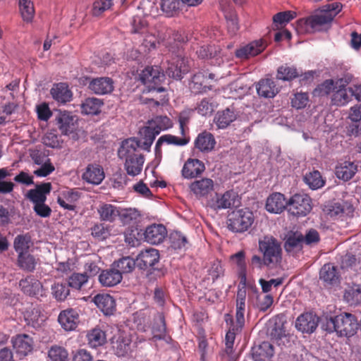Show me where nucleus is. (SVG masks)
Listing matches in <instances>:
<instances>
[{"instance_id":"obj_46","label":"nucleus","mask_w":361,"mask_h":361,"mask_svg":"<svg viewBox=\"0 0 361 361\" xmlns=\"http://www.w3.org/2000/svg\"><path fill=\"white\" fill-rule=\"evenodd\" d=\"M19 8L23 19L26 22H31L35 13L31 0H19Z\"/></svg>"},{"instance_id":"obj_24","label":"nucleus","mask_w":361,"mask_h":361,"mask_svg":"<svg viewBox=\"0 0 361 361\" xmlns=\"http://www.w3.org/2000/svg\"><path fill=\"white\" fill-rule=\"evenodd\" d=\"M264 48L265 46L262 40L254 41L236 49L235 56L241 59H248L259 54Z\"/></svg>"},{"instance_id":"obj_33","label":"nucleus","mask_w":361,"mask_h":361,"mask_svg":"<svg viewBox=\"0 0 361 361\" xmlns=\"http://www.w3.org/2000/svg\"><path fill=\"white\" fill-rule=\"evenodd\" d=\"M51 94L56 101L63 104L69 102L72 97V92L65 83L55 85L51 89Z\"/></svg>"},{"instance_id":"obj_58","label":"nucleus","mask_w":361,"mask_h":361,"mask_svg":"<svg viewBox=\"0 0 361 361\" xmlns=\"http://www.w3.org/2000/svg\"><path fill=\"white\" fill-rule=\"evenodd\" d=\"M309 97L307 93H296L291 99L292 106L297 109L305 108L308 102Z\"/></svg>"},{"instance_id":"obj_2","label":"nucleus","mask_w":361,"mask_h":361,"mask_svg":"<svg viewBox=\"0 0 361 361\" xmlns=\"http://www.w3.org/2000/svg\"><path fill=\"white\" fill-rule=\"evenodd\" d=\"M140 146L135 138H129L122 142L118 151V157L125 161L127 173L135 176L140 173L145 161L144 156L137 150Z\"/></svg>"},{"instance_id":"obj_3","label":"nucleus","mask_w":361,"mask_h":361,"mask_svg":"<svg viewBox=\"0 0 361 361\" xmlns=\"http://www.w3.org/2000/svg\"><path fill=\"white\" fill-rule=\"evenodd\" d=\"M259 250L263 253L264 264L273 268L281 260V247L279 241L272 236H265L259 242Z\"/></svg>"},{"instance_id":"obj_13","label":"nucleus","mask_w":361,"mask_h":361,"mask_svg":"<svg viewBox=\"0 0 361 361\" xmlns=\"http://www.w3.org/2000/svg\"><path fill=\"white\" fill-rule=\"evenodd\" d=\"M159 260V254L157 250L149 248L140 252L137 256V267L140 269H146L154 266Z\"/></svg>"},{"instance_id":"obj_48","label":"nucleus","mask_w":361,"mask_h":361,"mask_svg":"<svg viewBox=\"0 0 361 361\" xmlns=\"http://www.w3.org/2000/svg\"><path fill=\"white\" fill-rule=\"evenodd\" d=\"M304 180L305 183L313 190L322 188L324 184V181L318 171H314L306 174L304 177Z\"/></svg>"},{"instance_id":"obj_10","label":"nucleus","mask_w":361,"mask_h":361,"mask_svg":"<svg viewBox=\"0 0 361 361\" xmlns=\"http://www.w3.org/2000/svg\"><path fill=\"white\" fill-rule=\"evenodd\" d=\"M76 118L68 111H59L55 116V124L63 135H69L76 128Z\"/></svg>"},{"instance_id":"obj_45","label":"nucleus","mask_w":361,"mask_h":361,"mask_svg":"<svg viewBox=\"0 0 361 361\" xmlns=\"http://www.w3.org/2000/svg\"><path fill=\"white\" fill-rule=\"evenodd\" d=\"M149 124L154 128L155 133L158 134H159L161 130H166L173 126L171 119L166 116H157L149 121Z\"/></svg>"},{"instance_id":"obj_20","label":"nucleus","mask_w":361,"mask_h":361,"mask_svg":"<svg viewBox=\"0 0 361 361\" xmlns=\"http://www.w3.org/2000/svg\"><path fill=\"white\" fill-rule=\"evenodd\" d=\"M93 301L105 315L112 314L116 310L115 300L109 294H97L94 297Z\"/></svg>"},{"instance_id":"obj_61","label":"nucleus","mask_w":361,"mask_h":361,"mask_svg":"<svg viewBox=\"0 0 361 361\" xmlns=\"http://www.w3.org/2000/svg\"><path fill=\"white\" fill-rule=\"evenodd\" d=\"M41 167L34 171V174L39 177H46L52 173L55 168L51 164L50 159L46 160V162L40 165Z\"/></svg>"},{"instance_id":"obj_36","label":"nucleus","mask_w":361,"mask_h":361,"mask_svg":"<svg viewBox=\"0 0 361 361\" xmlns=\"http://www.w3.org/2000/svg\"><path fill=\"white\" fill-rule=\"evenodd\" d=\"M357 166L353 162L344 161L336 168V174L339 179L348 180L355 174Z\"/></svg>"},{"instance_id":"obj_44","label":"nucleus","mask_w":361,"mask_h":361,"mask_svg":"<svg viewBox=\"0 0 361 361\" xmlns=\"http://www.w3.org/2000/svg\"><path fill=\"white\" fill-rule=\"evenodd\" d=\"M30 245L31 236L28 233L18 235L14 239V249L18 254L27 252Z\"/></svg>"},{"instance_id":"obj_49","label":"nucleus","mask_w":361,"mask_h":361,"mask_svg":"<svg viewBox=\"0 0 361 361\" xmlns=\"http://www.w3.org/2000/svg\"><path fill=\"white\" fill-rule=\"evenodd\" d=\"M220 49L214 45H204L197 50V54L200 59H209L218 56Z\"/></svg>"},{"instance_id":"obj_21","label":"nucleus","mask_w":361,"mask_h":361,"mask_svg":"<svg viewBox=\"0 0 361 361\" xmlns=\"http://www.w3.org/2000/svg\"><path fill=\"white\" fill-rule=\"evenodd\" d=\"M51 189V184L50 183H44L37 185L35 189L28 190L26 197L35 205L39 203H44L47 200L46 195L49 194Z\"/></svg>"},{"instance_id":"obj_41","label":"nucleus","mask_w":361,"mask_h":361,"mask_svg":"<svg viewBox=\"0 0 361 361\" xmlns=\"http://www.w3.org/2000/svg\"><path fill=\"white\" fill-rule=\"evenodd\" d=\"M17 261L18 266L23 270L28 272H32L37 263V260L35 257L27 252L18 254Z\"/></svg>"},{"instance_id":"obj_12","label":"nucleus","mask_w":361,"mask_h":361,"mask_svg":"<svg viewBox=\"0 0 361 361\" xmlns=\"http://www.w3.org/2000/svg\"><path fill=\"white\" fill-rule=\"evenodd\" d=\"M319 324V317L312 313L307 312L300 315L295 322V327L303 333H312Z\"/></svg>"},{"instance_id":"obj_62","label":"nucleus","mask_w":361,"mask_h":361,"mask_svg":"<svg viewBox=\"0 0 361 361\" xmlns=\"http://www.w3.org/2000/svg\"><path fill=\"white\" fill-rule=\"evenodd\" d=\"M303 243L306 245H313L319 243L320 240L318 231L314 228L308 230L305 235H303Z\"/></svg>"},{"instance_id":"obj_30","label":"nucleus","mask_w":361,"mask_h":361,"mask_svg":"<svg viewBox=\"0 0 361 361\" xmlns=\"http://www.w3.org/2000/svg\"><path fill=\"white\" fill-rule=\"evenodd\" d=\"M256 88L258 94L265 98H273L279 92L274 82L269 78L261 80Z\"/></svg>"},{"instance_id":"obj_37","label":"nucleus","mask_w":361,"mask_h":361,"mask_svg":"<svg viewBox=\"0 0 361 361\" xmlns=\"http://www.w3.org/2000/svg\"><path fill=\"white\" fill-rule=\"evenodd\" d=\"M216 142L214 136L209 133H202L198 135L195 140V147L201 152L211 151Z\"/></svg>"},{"instance_id":"obj_42","label":"nucleus","mask_w":361,"mask_h":361,"mask_svg":"<svg viewBox=\"0 0 361 361\" xmlns=\"http://www.w3.org/2000/svg\"><path fill=\"white\" fill-rule=\"evenodd\" d=\"M153 338L159 340L164 339L166 334L165 319L163 314H159L154 319L152 328Z\"/></svg>"},{"instance_id":"obj_18","label":"nucleus","mask_w":361,"mask_h":361,"mask_svg":"<svg viewBox=\"0 0 361 361\" xmlns=\"http://www.w3.org/2000/svg\"><path fill=\"white\" fill-rule=\"evenodd\" d=\"M350 78L340 79L336 84L339 82V88L334 92L331 97V103L338 106H342L347 104L350 101V96L348 93V89H345V86L349 83Z\"/></svg>"},{"instance_id":"obj_31","label":"nucleus","mask_w":361,"mask_h":361,"mask_svg":"<svg viewBox=\"0 0 361 361\" xmlns=\"http://www.w3.org/2000/svg\"><path fill=\"white\" fill-rule=\"evenodd\" d=\"M237 118L233 107L219 111L214 118L215 123L219 128H226Z\"/></svg>"},{"instance_id":"obj_19","label":"nucleus","mask_w":361,"mask_h":361,"mask_svg":"<svg viewBox=\"0 0 361 361\" xmlns=\"http://www.w3.org/2000/svg\"><path fill=\"white\" fill-rule=\"evenodd\" d=\"M204 170L202 161L197 159H188L183 167L182 176L188 179L194 178L201 175Z\"/></svg>"},{"instance_id":"obj_5","label":"nucleus","mask_w":361,"mask_h":361,"mask_svg":"<svg viewBox=\"0 0 361 361\" xmlns=\"http://www.w3.org/2000/svg\"><path fill=\"white\" fill-rule=\"evenodd\" d=\"M141 81L147 85L149 92H161L165 90L162 87H158L165 79V75L161 72L159 67H147L140 75Z\"/></svg>"},{"instance_id":"obj_50","label":"nucleus","mask_w":361,"mask_h":361,"mask_svg":"<svg viewBox=\"0 0 361 361\" xmlns=\"http://www.w3.org/2000/svg\"><path fill=\"white\" fill-rule=\"evenodd\" d=\"M298 76V72L294 67L284 65L278 68L276 78L279 80H291Z\"/></svg>"},{"instance_id":"obj_35","label":"nucleus","mask_w":361,"mask_h":361,"mask_svg":"<svg viewBox=\"0 0 361 361\" xmlns=\"http://www.w3.org/2000/svg\"><path fill=\"white\" fill-rule=\"evenodd\" d=\"M303 234L300 232H290L286 236L284 247L286 252L300 250L303 243Z\"/></svg>"},{"instance_id":"obj_40","label":"nucleus","mask_w":361,"mask_h":361,"mask_svg":"<svg viewBox=\"0 0 361 361\" xmlns=\"http://www.w3.org/2000/svg\"><path fill=\"white\" fill-rule=\"evenodd\" d=\"M102 221L113 222L119 214V209L110 204H103L98 209Z\"/></svg>"},{"instance_id":"obj_28","label":"nucleus","mask_w":361,"mask_h":361,"mask_svg":"<svg viewBox=\"0 0 361 361\" xmlns=\"http://www.w3.org/2000/svg\"><path fill=\"white\" fill-rule=\"evenodd\" d=\"M19 286L23 293L28 295H42V285L38 280L32 278L22 279L19 282Z\"/></svg>"},{"instance_id":"obj_32","label":"nucleus","mask_w":361,"mask_h":361,"mask_svg":"<svg viewBox=\"0 0 361 361\" xmlns=\"http://www.w3.org/2000/svg\"><path fill=\"white\" fill-rule=\"evenodd\" d=\"M319 279L326 286L337 283L338 274L336 268L331 264H324L320 270Z\"/></svg>"},{"instance_id":"obj_15","label":"nucleus","mask_w":361,"mask_h":361,"mask_svg":"<svg viewBox=\"0 0 361 361\" xmlns=\"http://www.w3.org/2000/svg\"><path fill=\"white\" fill-rule=\"evenodd\" d=\"M13 347L16 354L25 357L33 350L34 342L31 337L26 334L18 335L12 340Z\"/></svg>"},{"instance_id":"obj_39","label":"nucleus","mask_w":361,"mask_h":361,"mask_svg":"<svg viewBox=\"0 0 361 361\" xmlns=\"http://www.w3.org/2000/svg\"><path fill=\"white\" fill-rule=\"evenodd\" d=\"M103 102L101 99L95 97L87 98L81 104L82 113L85 114L96 115L99 113Z\"/></svg>"},{"instance_id":"obj_14","label":"nucleus","mask_w":361,"mask_h":361,"mask_svg":"<svg viewBox=\"0 0 361 361\" xmlns=\"http://www.w3.org/2000/svg\"><path fill=\"white\" fill-rule=\"evenodd\" d=\"M104 177L105 175L103 168L96 164H88L82 175L83 180L92 185L100 184Z\"/></svg>"},{"instance_id":"obj_54","label":"nucleus","mask_w":361,"mask_h":361,"mask_svg":"<svg viewBox=\"0 0 361 361\" xmlns=\"http://www.w3.org/2000/svg\"><path fill=\"white\" fill-rule=\"evenodd\" d=\"M118 216L125 224H130L140 216V213L136 209L128 208L119 210Z\"/></svg>"},{"instance_id":"obj_9","label":"nucleus","mask_w":361,"mask_h":361,"mask_svg":"<svg viewBox=\"0 0 361 361\" xmlns=\"http://www.w3.org/2000/svg\"><path fill=\"white\" fill-rule=\"evenodd\" d=\"M324 212L330 217L351 216L354 212L353 204L348 202H331L324 205Z\"/></svg>"},{"instance_id":"obj_59","label":"nucleus","mask_w":361,"mask_h":361,"mask_svg":"<svg viewBox=\"0 0 361 361\" xmlns=\"http://www.w3.org/2000/svg\"><path fill=\"white\" fill-rule=\"evenodd\" d=\"M171 245L174 249L184 247L188 243L187 238L181 233L176 231L171 234Z\"/></svg>"},{"instance_id":"obj_56","label":"nucleus","mask_w":361,"mask_h":361,"mask_svg":"<svg viewBox=\"0 0 361 361\" xmlns=\"http://www.w3.org/2000/svg\"><path fill=\"white\" fill-rule=\"evenodd\" d=\"M91 230L92 235L99 240H105L110 235L109 227L104 224H95Z\"/></svg>"},{"instance_id":"obj_55","label":"nucleus","mask_w":361,"mask_h":361,"mask_svg":"<svg viewBox=\"0 0 361 361\" xmlns=\"http://www.w3.org/2000/svg\"><path fill=\"white\" fill-rule=\"evenodd\" d=\"M345 298L350 305H357L361 302V287L355 286L345 293Z\"/></svg>"},{"instance_id":"obj_60","label":"nucleus","mask_w":361,"mask_h":361,"mask_svg":"<svg viewBox=\"0 0 361 361\" xmlns=\"http://www.w3.org/2000/svg\"><path fill=\"white\" fill-rule=\"evenodd\" d=\"M296 17V13L292 11H287L284 12H280L276 13L273 17L274 23H288L290 20L295 18Z\"/></svg>"},{"instance_id":"obj_63","label":"nucleus","mask_w":361,"mask_h":361,"mask_svg":"<svg viewBox=\"0 0 361 361\" xmlns=\"http://www.w3.org/2000/svg\"><path fill=\"white\" fill-rule=\"evenodd\" d=\"M42 141L46 146L49 147L56 148L60 147L57 135L52 132L47 133L43 137Z\"/></svg>"},{"instance_id":"obj_38","label":"nucleus","mask_w":361,"mask_h":361,"mask_svg":"<svg viewBox=\"0 0 361 361\" xmlns=\"http://www.w3.org/2000/svg\"><path fill=\"white\" fill-rule=\"evenodd\" d=\"M112 264L123 276V274H129L135 269L137 262L130 257H124L114 262Z\"/></svg>"},{"instance_id":"obj_7","label":"nucleus","mask_w":361,"mask_h":361,"mask_svg":"<svg viewBox=\"0 0 361 361\" xmlns=\"http://www.w3.org/2000/svg\"><path fill=\"white\" fill-rule=\"evenodd\" d=\"M311 209V199L307 195L295 194L288 202V210L293 216H305Z\"/></svg>"},{"instance_id":"obj_26","label":"nucleus","mask_w":361,"mask_h":361,"mask_svg":"<svg viewBox=\"0 0 361 361\" xmlns=\"http://www.w3.org/2000/svg\"><path fill=\"white\" fill-rule=\"evenodd\" d=\"M190 189L197 197H204L213 190L214 183L212 179L204 178L192 183Z\"/></svg>"},{"instance_id":"obj_43","label":"nucleus","mask_w":361,"mask_h":361,"mask_svg":"<svg viewBox=\"0 0 361 361\" xmlns=\"http://www.w3.org/2000/svg\"><path fill=\"white\" fill-rule=\"evenodd\" d=\"M183 4L181 0H161V8L167 16H173L179 12Z\"/></svg>"},{"instance_id":"obj_16","label":"nucleus","mask_w":361,"mask_h":361,"mask_svg":"<svg viewBox=\"0 0 361 361\" xmlns=\"http://www.w3.org/2000/svg\"><path fill=\"white\" fill-rule=\"evenodd\" d=\"M286 322L279 317H276L269 323L267 334L271 340L275 341L279 345V341L286 337L285 329Z\"/></svg>"},{"instance_id":"obj_29","label":"nucleus","mask_w":361,"mask_h":361,"mask_svg":"<svg viewBox=\"0 0 361 361\" xmlns=\"http://www.w3.org/2000/svg\"><path fill=\"white\" fill-rule=\"evenodd\" d=\"M252 357L255 361H264L271 358L274 353L273 345L268 341L262 342L252 350Z\"/></svg>"},{"instance_id":"obj_53","label":"nucleus","mask_w":361,"mask_h":361,"mask_svg":"<svg viewBox=\"0 0 361 361\" xmlns=\"http://www.w3.org/2000/svg\"><path fill=\"white\" fill-rule=\"evenodd\" d=\"M87 276L82 273H73L68 278V286L77 290L80 289L87 282Z\"/></svg>"},{"instance_id":"obj_34","label":"nucleus","mask_w":361,"mask_h":361,"mask_svg":"<svg viewBox=\"0 0 361 361\" xmlns=\"http://www.w3.org/2000/svg\"><path fill=\"white\" fill-rule=\"evenodd\" d=\"M188 142H189V139L185 137H176L175 135H172L170 134L164 135L158 139V140L156 143V146H155L156 154H161V145L163 143H166L168 145H177V146H183V145H185L186 144H188Z\"/></svg>"},{"instance_id":"obj_52","label":"nucleus","mask_w":361,"mask_h":361,"mask_svg":"<svg viewBox=\"0 0 361 361\" xmlns=\"http://www.w3.org/2000/svg\"><path fill=\"white\" fill-rule=\"evenodd\" d=\"M113 0H97L92 6V15L100 16L104 11L109 10L113 6Z\"/></svg>"},{"instance_id":"obj_8","label":"nucleus","mask_w":361,"mask_h":361,"mask_svg":"<svg viewBox=\"0 0 361 361\" xmlns=\"http://www.w3.org/2000/svg\"><path fill=\"white\" fill-rule=\"evenodd\" d=\"M189 70L188 59L180 56H176L168 63L166 74L169 78L180 80L185 74L188 73Z\"/></svg>"},{"instance_id":"obj_17","label":"nucleus","mask_w":361,"mask_h":361,"mask_svg":"<svg viewBox=\"0 0 361 361\" xmlns=\"http://www.w3.org/2000/svg\"><path fill=\"white\" fill-rule=\"evenodd\" d=\"M89 89L96 94H106L114 90V81L108 77L92 79L89 84Z\"/></svg>"},{"instance_id":"obj_1","label":"nucleus","mask_w":361,"mask_h":361,"mask_svg":"<svg viewBox=\"0 0 361 361\" xmlns=\"http://www.w3.org/2000/svg\"><path fill=\"white\" fill-rule=\"evenodd\" d=\"M339 3L327 4L314 14L297 21L296 30L298 33H314L322 30V27L330 24L341 11Z\"/></svg>"},{"instance_id":"obj_4","label":"nucleus","mask_w":361,"mask_h":361,"mask_svg":"<svg viewBox=\"0 0 361 361\" xmlns=\"http://www.w3.org/2000/svg\"><path fill=\"white\" fill-rule=\"evenodd\" d=\"M253 213L247 209L234 210L228 215L227 227L235 233L247 231L254 222Z\"/></svg>"},{"instance_id":"obj_27","label":"nucleus","mask_w":361,"mask_h":361,"mask_svg":"<svg viewBox=\"0 0 361 361\" xmlns=\"http://www.w3.org/2000/svg\"><path fill=\"white\" fill-rule=\"evenodd\" d=\"M61 326L66 331H71L75 329L78 322V314L73 310H66L61 312L58 318Z\"/></svg>"},{"instance_id":"obj_64","label":"nucleus","mask_w":361,"mask_h":361,"mask_svg":"<svg viewBox=\"0 0 361 361\" xmlns=\"http://www.w3.org/2000/svg\"><path fill=\"white\" fill-rule=\"evenodd\" d=\"M334 81L332 80H326L315 89V92H318L319 95L324 96L329 94L334 88Z\"/></svg>"},{"instance_id":"obj_23","label":"nucleus","mask_w":361,"mask_h":361,"mask_svg":"<svg viewBox=\"0 0 361 361\" xmlns=\"http://www.w3.org/2000/svg\"><path fill=\"white\" fill-rule=\"evenodd\" d=\"M123 276L111 264L109 269L103 270L99 276V283L105 287H112L122 281Z\"/></svg>"},{"instance_id":"obj_6","label":"nucleus","mask_w":361,"mask_h":361,"mask_svg":"<svg viewBox=\"0 0 361 361\" xmlns=\"http://www.w3.org/2000/svg\"><path fill=\"white\" fill-rule=\"evenodd\" d=\"M337 334L340 336L350 337L356 334L358 329L357 318L350 313H344L336 316Z\"/></svg>"},{"instance_id":"obj_51","label":"nucleus","mask_w":361,"mask_h":361,"mask_svg":"<svg viewBox=\"0 0 361 361\" xmlns=\"http://www.w3.org/2000/svg\"><path fill=\"white\" fill-rule=\"evenodd\" d=\"M48 356L51 361H68V352L61 346H52L48 352Z\"/></svg>"},{"instance_id":"obj_57","label":"nucleus","mask_w":361,"mask_h":361,"mask_svg":"<svg viewBox=\"0 0 361 361\" xmlns=\"http://www.w3.org/2000/svg\"><path fill=\"white\" fill-rule=\"evenodd\" d=\"M52 293L58 300H64L69 295V288L65 284L55 283L51 287Z\"/></svg>"},{"instance_id":"obj_11","label":"nucleus","mask_w":361,"mask_h":361,"mask_svg":"<svg viewBox=\"0 0 361 361\" xmlns=\"http://www.w3.org/2000/svg\"><path fill=\"white\" fill-rule=\"evenodd\" d=\"M240 204L238 194L233 191H227L221 196H216L210 203V207L214 210L227 209Z\"/></svg>"},{"instance_id":"obj_22","label":"nucleus","mask_w":361,"mask_h":361,"mask_svg":"<svg viewBox=\"0 0 361 361\" xmlns=\"http://www.w3.org/2000/svg\"><path fill=\"white\" fill-rule=\"evenodd\" d=\"M166 234V229L162 224H153L147 227L145 238L151 244H159L164 240Z\"/></svg>"},{"instance_id":"obj_25","label":"nucleus","mask_w":361,"mask_h":361,"mask_svg":"<svg viewBox=\"0 0 361 361\" xmlns=\"http://www.w3.org/2000/svg\"><path fill=\"white\" fill-rule=\"evenodd\" d=\"M286 207H288V202L281 193H273L267 200L266 209L269 212L281 213Z\"/></svg>"},{"instance_id":"obj_47","label":"nucleus","mask_w":361,"mask_h":361,"mask_svg":"<svg viewBox=\"0 0 361 361\" xmlns=\"http://www.w3.org/2000/svg\"><path fill=\"white\" fill-rule=\"evenodd\" d=\"M89 343L96 348L103 345L106 342L105 333L100 329H92L87 335Z\"/></svg>"}]
</instances>
